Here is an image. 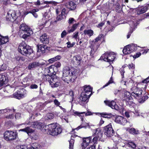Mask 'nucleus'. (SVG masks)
Returning <instances> with one entry per match:
<instances>
[{"instance_id": "1", "label": "nucleus", "mask_w": 149, "mask_h": 149, "mask_svg": "<svg viewBox=\"0 0 149 149\" xmlns=\"http://www.w3.org/2000/svg\"><path fill=\"white\" fill-rule=\"evenodd\" d=\"M77 77L74 69H70L68 67H65L63 71L62 79L65 82L69 83L70 82H73Z\"/></svg>"}, {"instance_id": "2", "label": "nucleus", "mask_w": 149, "mask_h": 149, "mask_svg": "<svg viewBox=\"0 0 149 149\" xmlns=\"http://www.w3.org/2000/svg\"><path fill=\"white\" fill-rule=\"evenodd\" d=\"M47 130L50 134L52 136H57L60 134L62 131V128L54 123L45 126V130Z\"/></svg>"}, {"instance_id": "3", "label": "nucleus", "mask_w": 149, "mask_h": 149, "mask_svg": "<svg viewBox=\"0 0 149 149\" xmlns=\"http://www.w3.org/2000/svg\"><path fill=\"white\" fill-rule=\"evenodd\" d=\"M43 79L44 80L47 81L52 88L57 87L59 85V80L55 75H49L43 76Z\"/></svg>"}, {"instance_id": "4", "label": "nucleus", "mask_w": 149, "mask_h": 149, "mask_svg": "<svg viewBox=\"0 0 149 149\" xmlns=\"http://www.w3.org/2000/svg\"><path fill=\"white\" fill-rule=\"evenodd\" d=\"M18 50L22 54L26 56L33 53L32 49L24 42H22L18 46Z\"/></svg>"}, {"instance_id": "5", "label": "nucleus", "mask_w": 149, "mask_h": 149, "mask_svg": "<svg viewBox=\"0 0 149 149\" xmlns=\"http://www.w3.org/2000/svg\"><path fill=\"white\" fill-rule=\"evenodd\" d=\"M4 139L6 141H11L16 139L17 134L16 132L10 130H6L3 134Z\"/></svg>"}, {"instance_id": "6", "label": "nucleus", "mask_w": 149, "mask_h": 149, "mask_svg": "<svg viewBox=\"0 0 149 149\" xmlns=\"http://www.w3.org/2000/svg\"><path fill=\"white\" fill-rule=\"evenodd\" d=\"M115 56L116 55L114 52H108L103 54L101 58L105 61L110 63L114 61Z\"/></svg>"}, {"instance_id": "7", "label": "nucleus", "mask_w": 149, "mask_h": 149, "mask_svg": "<svg viewBox=\"0 0 149 149\" xmlns=\"http://www.w3.org/2000/svg\"><path fill=\"white\" fill-rule=\"evenodd\" d=\"M104 133L108 137H111L115 134V132L112 127L111 124H109L104 127Z\"/></svg>"}, {"instance_id": "8", "label": "nucleus", "mask_w": 149, "mask_h": 149, "mask_svg": "<svg viewBox=\"0 0 149 149\" xmlns=\"http://www.w3.org/2000/svg\"><path fill=\"white\" fill-rule=\"evenodd\" d=\"M131 90L132 91L131 95L135 97L136 98L140 97L142 94V90L138 89L136 86L132 87L131 88Z\"/></svg>"}, {"instance_id": "9", "label": "nucleus", "mask_w": 149, "mask_h": 149, "mask_svg": "<svg viewBox=\"0 0 149 149\" xmlns=\"http://www.w3.org/2000/svg\"><path fill=\"white\" fill-rule=\"evenodd\" d=\"M8 79L6 73L0 74V86L6 85L8 81Z\"/></svg>"}, {"instance_id": "10", "label": "nucleus", "mask_w": 149, "mask_h": 149, "mask_svg": "<svg viewBox=\"0 0 149 149\" xmlns=\"http://www.w3.org/2000/svg\"><path fill=\"white\" fill-rule=\"evenodd\" d=\"M104 103L107 105L111 107L113 109H114L118 110L119 109L118 106L116 104V102L113 100H105L104 101Z\"/></svg>"}, {"instance_id": "11", "label": "nucleus", "mask_w": 149, "mask_h": 149, "mask_svg": "<svg viewBox=\"0 0 149 149\" xmlns=\"http://www.w3.org/2000/svg\"><path fill=\"white\" fill-rule=\"evenodd\" d=\"M31 127L34 128H37L40 129L43 127L45 128L44 123L38 121L32 122L31 123Z\"/></svg>"}, {"instance_id": "12", "label": "nucleus", "mask_w": 149, "mask_h": 149, "mask_svg": "<svg viewBox=\"0 0 149 149\" xmlns=\"http://www.w3.org/2000/svg\"><path fill=\"white\" fill-rule=\"evenodd\" d=\"M82 61L81 57L78 55L74 56L72 59V63L74 64L77 65H79Z\"/></svg>"}, {"instance_id": "13", "label": "nucleus", "mask_w": 149, "mask_h": 149, "mask_svg": "<svg viewBox=\"0 0 149 149\" xmlns=\"http://www.w3.org/2000/svg\"><path fill=\"white\" fill-rule=\"evenodd\" d=\"M115 121L117 123L124 125L127 122L126 119L121 116H118L115 119Z\"/></svg>"}, {"instance_id": "14", "label": "nucleus", "mask_w": 149, "mask_h": 149, "mask_svg": "<svg viewBox=\"0 0 149 149\" xmlns=\"http://www.w3.org/2000/svg\"><path fill=\"white\" fill-rule=\"evenodd\" d=\"M91 139L90 137L86 138L84 139L81 146L82 149H84L89 145L91 142Z\"/></svg>"}, {"instance_id": "15", "label": "nucleus", "mask_w": 149, "mask_h": 149, "mask_svg": "<svg viewBox=\"0 0 149 149\" xmlns=\"http://www.w3.org/2000/svg\"><path fill=\"white\" fill-rule=\"evenodd\" d=\"M91 139L90 137L86 138L84 139L81 146L82 149H84L89 145L91 142Z\"/></svg>"}, {"instance_id": "16", "label": "nucleus", "mask_w": 149, "mask_h": 149, "mask_svg": "<svg viewBox=\"0 0 149 149\" xmlns=\"http://www.w3.org/2000/svg\"><path fill=\"white\" fill-rule=\"evenodd\" d=\"M91 139L90 137L86 138L84 139L81 146L82 149H84L89 145L91 142Z\"/></svg>"}, {"instance_id": "17", "label": "nucleus", "mask_w": 149, "mask_h": 149, "mask_svg": "<svg viewBox=\"0 0 149 149\" xmlns=\"http://www.w3.org/2000/svg\"><path fill=\"white\" fill-rule=\"evenodd\" d=\"M91 95V93H90L89 95H88L84 93V92H82L79 97L80 100H81V101L83 102L86 101L87 100H88V99L90 97Z\"/></svg>"}, {"instance_id": "18", "label": "nucleus", "mask_w": 149, "mask_h": 149, "mask_svg": "<svg viewBox=\"0 0 149 149\" xmlns=\"http://www.w3.org/2000/svg\"><path fill=\"white\" fill-rule=\"evenodd\" d=\"M30 29H31L29 28L25 24H22L20 26L19 34L20 36H21V33L24 32V31H26Z\"/></svg>"}, {"instance_id": "19", "label": "nucleus", "mask_w": 149, "mask_h": 149, "mask_svg": "<svg viewBox=\"0 0 149 149\" xmlns=\"http://www.w3.org/2000/svg\"><path fill=\"white\" fill-rule=\"evenodd\" d=\"M70 112L72 113V115H74V116L77 115L79 116H81V115L83 114H85L86 116L90 115L91 114V112H87V113H85L84 112H79L76 111H74L73 110H70Z\"/></svg>"}, {"instance_id": "20", "label": "nucleus", "mask_w": 149, "mask_h": 149, "mask_svg": "<svg viewBox=\"0 0 149 149\" xmlns=\"http://www.w3.org/2000/svg\"><path fill=\"white\" fill-rule=\"evenodd\" d=\"M32 33L33 31L31 29H30L26 31H24V32L21 33V35L20 36L23 38L25 39L29 37Z\"/></svg>"}, {"instance_id": "21", "label": "nucleus", "mask_w": 149, "mask_h": 149, "mask_svg": "<svg viewBox=\"0 0 149 149\" xmlns=\"http://www.w3.org/2000/svg\"><path fill=\"white\" fill-rule=\"evenodd\" d=\"M147 10L146 6H142L139 7L136 10V12L138 15H141L144 13Z\"/></svg>"}, {"instance_id": "22", "label": "nucleus", "mask_w": 149, "mask_h": 149, "mask_svg": "<svg viewBox=\"0 0 149 149\" xmlns=\"http://www.w3.org/2000/svg\"><path fill=\"white\" fill-rule=\"evenodd\" d=\"M111 138L112 139L116 144H119L121 141V138L118 135H116L114 134Z\"/></svg>"}, {"instance_id": "23", "label": "nucleus", "mask_w": 149, "mask_h": 149, "mask_svg": "<svg viewBox=\"0 0 149 149\" xmlns=\"http://www.w3.org/2000/svg\"><path fill=\"white\" fill-rule=\"evenodd\" d=\"M8 41V36H3L0 34V45L5 44Z\"/></svg>"}, {"instance_id": "24", "label": "nucleus", "mask_w": 149, "mask_h": 149, "mask_svg": "<svg viewBox=\"0 0 149 149\" xmlns=\"http://www.w3.org/2000/svg\"><path fill=\"white\" fill-rule=\"evenodd\" d=\"M40 41L43 44H47L49 43L47 36L45 34H43L40 37Z\"/></svg>"}, {"instance_id": "25", "label": "nucleus", "mask_w": 149, "mask_h": 149, "mask_svg": "<svg viewBox=\"0 0 149 149\" xmlns=\"http://www.w3.org/2000/svg\"><path fill=\"white\" fill-rule=\"evenodd\" d=\"M67 7L71 10H74L75 9L76 7V3H75L72 1H70L67 5Z\"/></svg>"}, {"instance_id": "26", "label": "nucleus", "mask_w": 149, "mask_h": 149, "mask_svg": "<svg viewBox=\"0 0 149 149\" xmlns=\"http://www.w3.org/2000/svg\"><path fill=\"white\" fill-rule=\"evenodd\" d=\"M149 82V77H147L144 80L142 81L141 82H140L138 84V85L139 87H141V85H143V84H145L143 86H142L141 88H143L144 89H146L147 86V83Z\"/></svg>"}, {"instance_id": "27", "label": "nucleus", "mask_w": 149, "mask_h": 149, "mask_svg": "<svg viewBox=\"0 0 149 149\" xmlns=\"http://www.w3.org/2000/svg\"><path fill=\"white\" fill-rule=\"evenodd\" d=\"M102 132L101 130L99 128L96 129L95 132L93 135L95 136L100 139L102 137Z\"/></svg>"}, {"instance_id": "28", "label": "nucleus", "mask_w": 149, "mask_h": 149, "mask_svg": "<svg viewBox=\"0 0 149 149\" xmlns=\"http://www.w3.org/2000/svg\"><path fill=\"white\" fill-rule=\"evenodd\" d=\"M48 73L50 74H52L54 75V73L57 71V70L54 68V66L52 65L48 67Z\"/></svg>"}, {"instance_id": "29", "label": "nucleus", "mask_w": 149, "mask_h": 149, "mask_svg": "<svg viewBox=\"0 0 149 149\" xmlns=\"http://www.w3.org/2000/svg\"><path fill=\"white\" fill-rule=\"evenodd\" d=\"M39 66L38 63L37 62H35L29 64L27 68L31 70Z\"/></svg>"}, {"instance_id": "30", "label": "nucleus", "mask_w": 149, "mask_h": 149, "mask_svg": "<svg viewBox=\"0 0 149 149\" xmlns=\"http://www.w3.org/2000/svg\"><path fill=\"white\" fill-rule=\"evenodd\" d=\"M19 131L24 132H26L28 134H29V133H32L33 132V130L30 128L29 127H27L25 128L21 129L19 130Z\"/></svg>"}, {"instance_id": "31", "label": "nucleus", "mask_w": 149, "mask_h": 149, "mask_svg": "<svg viewBox=\"0 0 149 149\" xmlns=\"http://www.w3.org/2000/svg\"><path fill=\"white\" fill-rule=\"evenodd\" d=\"M38 48V52H41L42 53H44L47 48V46L43 45H37Z\"/></svg>"}, {"instance_id": "32", "label": "nucleus", "mask_w": 149, "mask_h": 149, "mask_svg": "<svg viewBox=\"0 0 149 149\" xmlns=\"http://www.w3.org/2000/svg\"><path fill=\"white\" fill-rule=\"evenodd\" d=\"M92 88L89 85H85L84 86V93L89 95V93H92Z\"/></svg>"}, {"instance_id": "33", "label": "nucleus", "mask_w": 149, "mask_h": 149, "mask_svg": "<svg viewBox=\"0 0 149 149\" xmlns=\"http://www.w3.org/2000/svg\"><path fill=\"white\" fill-rule=\"evenodd\" d=\"M131 95L129 92L125 91L124 92V97H123V100L127 101L130 99Z\"/></svg>"}, {"instance_id": "34", "label": "nucleus", "mask_w": 149, "mask_h": 149, "mask_svg": "<svg viewBox=\"0 0 149 149\" xmlns=\"http://www.w3.org/2000/svg\"><path fill=\"white\" fill-rule=\"evenodd\" d=\"M13 96L15 98L18 99L24 97V95L23 94L20 93L19 91L13 94Z\"/></svg>"}, {"instance_id": "35", "label": "nucleus", "mask_w": 149, "mask_h": 149, "mask_svg": "<svg viewBox=\"0 0 149 149\" xmlns=\"http://www.w3.org/2000/svg\"><path fill=\"white\" fill-rule=\"evenodd\" d=\"M123 52L125 54H127L131 53V52L130 50L129 45L126 46L123 49Z\"/></svg>"}, {"instance_id": "36", "label": "nucleus", "mask_w": 149, "mask_h": 149, "mask_svg": "<svg viewBox=\"0 0 149 149\" xmlns=\"http://www.w3.org/2000/svg\"><path fill=\"white\" fill-rule=\"evenodd\" d=\"M61 58V56L60 55H57L56 57L50 59L48 60V62L49 63H52L54 62L60 60Z\"/></svg>"}, {"instance_id": "37", "label": "nucleus", "mask_w": 149, "mask_h": 149, "mask_svg": "<svg viewBox=\"0 0 149 149\" xmlns=\"http://www.w3.org/2000/svg\"><path fill=\"white\" fill-rule=\"evenodd\" d=\"M84 32L85 35H87L90 37L92 36L93 34V31L91 29L84 30Z\"/></svg>"}, {"instance_id": "38", "label": "nucleus", "mask_w": 149, "mask_h": 149, "mask_svg": "<svg viewBox=\"0 0 149 149\" xmlns=\"http://www.w3.org/2000/svg\"><path fill=\"white\" fill-rule=\"evenodd\" d=\"M88 126L89 128H90V126L89 125V123H83L81 125L79 126L78 127L76 128V130H78L79 129L82 128V127H85L86 128V127Z\"/></svg>"}, {"instance_id": "39", "label": "nucleus", "mask_w": 149, "mask_h": 149, "mask_svg": "<svg viewBox=\"0 0 149 149\" xmlns=\"http://www.w3.org/2000/svg\"><path fill=\"white\" fill-rule=\"evenodd\" d=\"M129 47L131 53L134 51H136L137 49V45L136 44H132L129 45Z\"/></svg>"}, {"instance_id": "40", "label": "nucleus", "mask_w": 149, "mask_h": 149, "mask_svg": "<svg viewBox=\"0 0 149 149\" xmlns=\"http://www.w3.org/2000/svg\"><path fill=\"white\" fill-rule=\"evenodd\" d=\"M78 24H74L72 26L70 29L68 30V32L70 33L73 32L77 28Z\"/></svg>"}, {"instance_id": "41", "label": "nucleus", "mask_w": 149, "mask_h": 149, "mask_svg": "<svg viewBox=\"0 0 149 149\" xmlns=\"http://www.w3.org/2000/svg\"><path fill=\"white\" fill-rule=\"evenodd\" d=\"M129 146L133 148H134L136 147V144L132 141H129L127 143Z\"/></svg>"}, {"instance_id": "42", "label": "nucleus", "mask_w": 149, "mask_h": 149, "mask_svg": "<svg viewBox=\"0 0 149 149\" xmlns=\"http://www.w3.org/2000/svg\"><path fill=\"white\" fill-rule=\"evenodd\" d=\"M74 140L71 138L69 141V149H73V146L74 143Z\"/></svg>"}, {"instance_id": "43", "label": "nucleus", "mask_w": 149, "mask_h": 149, "mask_svg": "<svg viewBox=\"0 0 149 149\" xmlns=\"http://www.w3.org/2000/svg\"><path fill=\"white\" fill-rule=\"evenodd\" d=\"M65 17L66 16H64L61 14L59 15H57L56 19V21H60L63 19L65 18Z\"/></svg>"}, {"instance_id": "44", "label": "nucleus", "mask_w": 149, "mask_h": 149, "mask_svg": "<svg viewBox=\"0 0 149 149\" xmlns=\"http://www.w3.org/2000/svg\"><path fill=\"white\" fill-rule=\"evenodd\" d=\"M129 132L130 133L133 134H137L138 133V131L136 130L133 128H132L130 129Z\"/></svg>"}, {"instance_id": "45", "label": "nucleus", "mask_w": 149, "mask_h": 149, "mask_svg": "<svg viewBox=\"0 0 149 149\" xmlns=\"http://www.w3.org/2000/svg\"><path fill=\"white\" fill-rule=\"evenodd\" d=\"M54 115L52 113H49L47 114L46 116L47 119H51L54 117Z\"/></svg>"}, {"instance_id": "46", "label": "nucleus", "mask_w": 149, "mask_h": 149, "mask_svg": "<svg viewBox=\"0 0 149 149\" xmlns=\"http://www.w3.org/2000/svg\"><path fill=\"white\" fill-rule=\"evenodd\" d=\"M11 13V15H11V16H12V19L14 20H16L17 18V16L15 12V11H13Z\"/></svg>"}, {"instance_id": "47", "label": "nucleus", "mask_w": 149, "mask_h": 149, "mask_svg": "<svg viewBox=\"0 0 149 149\" xmlns=\"http://www.w3.org/2000/svg\"><path fill=\"white\" fill-rule=\"evenodd\" d=\"M101 115L105 116L103 117L105 118H110L112 117V115L111 113H102L100 114Z\"/></svg>"}, {"instance_id": "48", "label": "nucleus", "mask_w": 149, "mask_h": 149, "mask_svg": "<svg viewBox=\"0 0 149 149\" xmlns=\"http://www.w3.org/2000/svg\"><path fill=\"white\" fill-rule=\"evenodd\" d=\"M113 82V81L112 78V77H111L109 80L108 81V82L105 85H104L103 87V88H104L108 86L110 84H112Z\"/></svg>"}, {"instance_id": "49", "label": "nucleus", "mask_w": 149, "mask_h": 149, "mask_svg": "<svg viewBox=\"0 0 149 149\" xmlns=\"http://www.w3.org/2000/svg\"><path fill=\"white\" fill-rule=\"evenodd\" d=\"M11 15V13H10V12L8 13L6 16V19L7 20L12 21H13L12 17L11 15Z\"/></svg>"}, {"instance_id": "50", "label": "nucleus", "mask_w": 149, "mask_h": 149, "mask_svg": "<svg viewBox=\"0 0 149 149\" xmlns=\"http://www.w3.org/2000/svg\"><path fill=\"white\" fill-rule=\"evenodd\" d=\"M75 42H73L71 43L70 42H68L66 43L67 45V47L68 48H71L75 44Z\"/></svg>"}, {"instance_id": "51", "label": "nucleus", "mask_w": 149, "mask_h": 149, "mask_svg": "<svg viewBox=\"0 0 149 149\" xmlns=\"http://www.w3.org/2000/svg\"><path fill=\"white\" fill-rule=\"evenodd\" d=\"M52 65L54 66V68L57 69V68L60 67L61 64L59 62H57L55 63L54 65Z\"/></svg>"}, {"instance_id": "52", "label": "nucleus", "mask_w": 149, "mask_h": 149, "mask_svg": "<svg viewBox=\"0 0 149 149\" xmlns=\"http://www.w3.org/2000/svg\"><path fill=\"white\" fill-rule=\"evenodd\" d=\"M6 68L7 67L6 65L5 64H3L2 65L1 67H0V71H4L6 69Z\"/></svg>"}, {"instance_id": "53", "label": "nucleus", "mask_w": 149, "mask_h": 149, "mask_svg": "<svg viewBox=\"0 0 149 149\" xmlns=\"http://www.w3.org/2000/svg\"><path fill=\"white\" fill-rule=\"evenodd\" d=\"M93 136H94V137L93 139V143H96L98 140H100V139L98 137H97L95 136H94V135Z\"/></svg>"}, {"instance_id": "54", "label": "nucleus", "mask_w": 149, "mask_h": 149, "mask_svg": "<svg viewBox=\"0 0 149 149\" xmlns=\"http://www.w3.org/2000/svg\"><path fill=\"white\" fill-rule=\"evenodd\" d=\"M61 10V6H58L56 9V12L57 15L59 13Z\"/></svg>"}, {"instance_id": "55", "label": "nucleus", "mask_w": 149, "mask_h": 149, "mask_svg": "<svg viewBox=\"0 0 149 149\" xmlns=\"http://www.w3.org/2000/svg\"><path fill=\"white\" fill-rule=\"evenodd\" d=\"M103 35L102 34H100L97 37L95 38V42H97L98 41L100 40L101 38L102 37Z\"/></svg>"}, {"instance_id": "56", "label": "nucleus", "mask_w": 149, "mask_h": 149, "mask_svg": "<svg viewBox=\"0 0 149 149\" xmlns=\"http://www.w3.org/2000/svg\"><path fill=\"white\" fill-rule=\"evenodd\" d=\"M75 22L74 19L73 18H70L68 20V23L70 24H71Z\"/></svg>"}, {"instance_id": "57", "label": "nucleus", "mask_w": 149, "mask_h": 149, "mask_svg": "<svg viewBox=\"0 0 149 149\" xmlns=\"http://www.w3.org/2000/svg\"><path fill=\"white\" fill-rule=\"evenodd\" d=\"M130 27L132 29H133L135 27V25L134 22L131 21L130 22Z\"/></svg>"}, {"instance_id": "58", "label": "nucleus", "mask_w": 149, "mask_h": 149, "mask_svg": "<svg viewBox=\"0 0 149 149\" xmlns=\"http://www.w3.org/2000/svg\"><path fill=\"white\" fill-rule=\"evenodd\" d=\"M61 14L64 16H65L66 14V9L65 8H63L61 10Z\"/></svg>"}, {"instance_id": "59", "label": "nucleus", "mask_w": 149, "mask_h": 149, "mask_svg": "<svg viewBox=\"0 0 149 149\" xmlns=\"http://www.w3.org/2000/svg\"><path fill=\"white\" fill-rule=\"evenodd\" d=\"M69 95L72 96V100L74 99V92L72 91H70L69 92Z\"/></svg>"}, {"instance_id": "60", "label": "nucleus", "mask_w": 149, "mask_h": 149, "mask_svg": "<svg viewBox=\"0 0 149 149\" xmlns=\"http://www.w3.org/2000/svg\"><path fill=\"white\" fill-rule=\"evenodd\" d=\"M16 149H26V147L25 146H17Z\"/></svg>"}, {"instance_id": "61", "label": "nucleus", "mask_w": 149, "mask_h": 149, "mask_svg": "<svg viewBox=\"0 0 149 149\" xmlns=\"http://www.w3.org/2000/svg\"><path fill=\"white\" fill-rule=\"evenodd\" d=\"M38 87V86L35 84H32L30 86V88L31 89H36Z\"/></svg>"}, {"instance_id": "62", "label": "nucleus", "mask_w": 149, "mask_h": 149, "mask_svg": "<svg viewBox=\"0 0 149 149\" xmlns=\"http://www.w3.org/2000/svg\"><path fill=\"white\" fill-rule=\"evenodd\" d=\"M67 35V32L65 30L63 31L61 33V37L62 38H63Z\"/></svg>"}, {"instance_id": "63", "label": "nucleus", "mask_w": 149, "mask_h": 149, "mask_svg": "<svg viewBox=\"0 0 149 149\" xmlns=\"http://www.w3.org/2000/svg\"><path fill=\"white\" fill-rule=\"evenodd\" d=\"M141 55V53L140 52H138L136 54V55L133 56V58H136L139 57Z\"/></svg>"}, {"instance_id": "64", "label": "nucleus", "mask_w": 149, "mask_h": 149, "mask_svg": "<svg viewBox=\"0 0 149 149\" xmlns=\"http://www.w3.org/2000/svg\"><path fill=\"white\" fill-rule=\"evenodd\" d=\"M120 71L121 74V75L122 76V78H123L124 77V73L125 72V71L124 68H123L121 69Z\"/></svg>"}]
</instances>
